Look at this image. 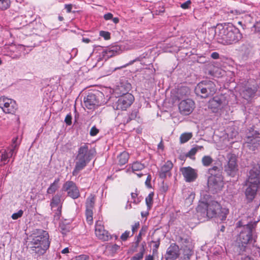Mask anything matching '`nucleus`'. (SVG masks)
<instances>
[{"mask_svg":"<svg viewBox=\"0 0 260 260\" xmlns=\"http://www.w3.org/2000/svg\"><path fill=\"white\" fill-rule=\"evenodd\" d=\"M131 197L133 200V202L135 204H138L141 202V200L138 198V194L136 192L131 193Z\"/></svg>","mask_w":260,"mask_h":260,"instance_id":"44","label":"nucleus"},{"mask_svg":"<svg viewBox=\"0 0 260 260\" xmlns=\"http://www.w3.org/2000/svg\"><path fill=\"white\" fill-rule=\"evenodd\" d=\"M106 20H112L115 24L119 22V19L118 17H104Z\"/></svg>","mask_w":260,"mask_h":260,"instance_id":"53","label":"nucleus"},{"mask_svg":"<svg viewBox=\"0 0 260 260\" xmlns=\"http://www.w3.org/2000/svg\"><path fill=\"white\" fill-rule=\"evenodd\" d=\"M100 36L103 37L105 40H108L110 39V33L106 31H100Z\"/></svg>","mask_w":260,"mask_h":260,"instance_id":"46","label":"nucleus"},{"mask_svg":"<svg viewBox=\"0 0 260 260\" xmlns=\"http://www.w3.org/2000/svg\"><path fill=\"white\" fill-rule=\"evenodd\" d=\"M178 241L181 244V248L193 247L192 240L188 236L180 237Z\"/></svg>","mask_w":260,"mask_h":260,"instance_id":"24","label":"nucleus"},{"mask_svg":"<svg viewBox=\"0 0 260 260\" xmlns=\"http://www.w3.org/2000/svg\"><path fill=\"white\" fill-rule=\"evenodd\" d=\"M217 34L218 42L223 45H228L238 42L242 38L239 29L232 25L220 26L218 27Z\"/></svg>","mask_w":260,"mask_h":260,"instance_id":"3","label":"nucleus"},{"mask_svg":"<svg viewBox=\"0 0 260 260\" xmlns=\"http://www.w3.org/2000/svg\"><path fill=\"white\" fill-rule=\"evenodd\" d=\"M0 153H1V161H3L4 164L8 162L9 161L8 158H10V157L8 153H7V150H4V151H1Z\"/></svg>","mask_w":260,"mask_h":260,"instance_id":"39","label":"nucleus"},{"mask_svg":"<svg viewBox=\"0 0 260 260\" xmlns=\"http://www.w3.org/2000/svg\"><path fill=\"white\" fill-rule=\"evenodd\" d=\"M145 260H154V258L152 255H149L146 256Z\"/></svg>","mask_w":260,"mask_h":260,"instance_id":"61","label":"nucleus"},{"mask_svg":"<svg viewBox=\"0 0 260 260\" xmlns=\"http://www.w3.org/2000/svg\"><path fill=\"white\" fill-rule=\"evenodd\" d=\"M173 167V164L170 160H168L165 164L161 167L159 171V176L161 178H165L167 176H170L171 175V170Z\"/></svg>","mask_w":260,"mask_h":260,"instance_id":"20","label":"nucleus"},{"mask_svg":"<svg viewBox=\"0 0 260 260\" xmlns=\"http://www.w3.org/2000/svg\"><path fill=\"white\" fill-rule=\"evenodd\" d=\"M208 186L213 193L217 192L218 190H221L223 186V177L209 176Z\"/></svg>","mask_w":260,"mask_h":260,"instance_id":"11","label":"nucleus"},{"mask_svg":"<svg viewBox=\"0 0 260 260\" xmlns=\"http://www.w3.org/2000/svg\"><path fill=\"white\" fill-rule=\"evenodd\" d=\"M208 173L210 175L209 176L217 177L223 176L222 175V171L221 168L217 166H213L208 170Z\"/></svg>","mask_w":260,"mask_h":260,"instance_id":"25","label":"nucleus"},{"mask_svg":"<svg viewBox=\"0 0 260 260\" xmlns=\"http://www.w3.org/2000/svg\"><path fill=\"white\" fill-rule=\"evenodd\" d=\"M95 202L94 196L90 194L87 199L86 202V209H93Z\"/></svg>","mask_w":260,"mask_h":260,"instance_id":"30","label":"nucleus"},{"mask_svg":"<svg viewBox=\"0 0 260 260\" xmlns=\"http://www.w3.org/2000/svg\"><path fill=\"white\" fill-rule=\"evenodd\" d=\"M147 231V228L146 227H142L141 230H140L139 234L137 236V241L135 242L136 246L135 248H136L140 243V242L141 241L142 239V236L143 235H144Z\"/></svg>","mask_w":260,"mask_h":260,"instance_id":"36","label":"nucleus"},{"mask_svg":"<svg viewBox=\"0 0 260 260\" xmlns=\"http://www.w3.org/2000/svg\"><path fill=\"white\" fill-rule=\"evenodd\" d=\"M154 197V192H151L145 199L146 204L147 207V209L150 210L153 205V198Z\"/></svg>","mask_w":260,"mask_h":260,"instance_id":"33","label":"nucleus"},{"mask_svg":"<svg viewBox=\"0 0 260 260\" xmlns=\"http://www.w3.org/2000/svg\"><path fill=\"white\" fill-rule=\"evenodd\" d=\"M145 168V165L140 162L136 161L132 164V169L134 173L140 171Z\"/></svg>","mask_w":260,"mask_h":260,"instance_id":"31","label":"nucleus"},{"mask_svg":"<svg viewBox=\"0 0 260 260\" xmlns=\"http://www.w3.org/2000/svg\"><path fill=\"white\" fill-rule=\"evenodd\" d=\"M259 173L257 166L253 167L249 172L244 183L246 186L244 194L247 203L252 202L256 196L260 184Z\"/></svg>","mask_w":260,"mask_h":260,"instance_id":"2","label":"nucleus"},{"mask_svg":"<svg viewBox=\"0 0 260 260\" xmlns=\"http://www.w3.org/2000/svg\"><path fill=\"white\" fill-rule=\"evenodd\" d=\"M134 96L129 93L124 94L119 98L116 103L117 110H125L133 103Z\"/></svg>","mask_w":260,"mask_h":260,"instance_id":"12","label":"nucleus"},{"mask_svg":"<svg viewBox=\"0 0 260 260\" xmlns=\"http://www.w3.org/2000/svg\"><path fill=\"white\" fill-rule=\"evenodd\" d=\"M99 132V129L95 126H92L90 131V135L91 136H96Z\"/></svg>","mask_w":260,"mask_h":260,"instance_id":"50","label":"nucleus"},{"mask_svg":"<svg viewBox=\"0 0 260 260\" xmlns=\"http://www.w3.org/2000/svg\"><path fill=\"white\" fill-rule=\"evenodd\" d=\"M84 103L87 109L91 110L99 106V101L94 94L90 93L84 98Z\"/></svg>","mask_w":260,"mask_h":260,"instance_id":"19","label":"nucleus"},{"mask_svg":"<svg viewBox=\"0 0 260 260\" xmlns=\"http://www.w3.org/2000/svg\"><path fill=\"white\" fill-rule=\"evenodd\" d=\"M129 158L128 153L125 151L121 152L117 157L118 163L120 165H123L127 163Z\"/></svg>","mask_w":260,"mask_h":260,"instance_id":"26","label":"nucleus"},{"mask_svg":"<svg viewBox=\"0 0 260 260\" xmlns=\"http://www.w3.org/2000/svg\"><path fill=\"white\" fill-rule=\"evenodd\" d=\"M145 251V249L144 246L142 247L140 249V252L136 254L134 256H133L131 260H141L144 255Z\"/></svg>","mask_w":260,"mask_h":260,"instance_id":"37","label":"nucleus"},{"mask_svg":"<svg viewBox=\"0 0 260 260\" xmlns=\"http://www.w3.org/2000/svg\"><path fill=\"white\" fill-rule=\"evenodd\" d=\"M242 260H253V259H252L251 258H250V257L246 256V257H245L244 258H243Z\"/></svg>","mask_w":260,"mask_h":260,"instance_id":"64","label":"nucleus"},{"mask_svg":"<svg viewBox=\"0 0 260 260\" xmlns=\"http://www.w3.org/2000/svg\"><path fill=\"white\" fill-rule=\"evenodd\" d=\"M180 255L179 246L175 243L171 244L168 248L165 255L166 260H176Z\"/></svg>","mask_w":260,"mask_h":260,"instance_id":"17","label":"nucleus"},{"mask_svg":"<svg viewBox=\"0 0 260 260\" xmlns=\"http://www.w3.org/2000/svg\"><path fill=\"white\" fill-rule=\"evenodd\" d=\"M211 56L212 58L216 59L219 58V55L218 53L216 52H214L211 54Z\"/></svg>","mask_w":260,"mask_h":260,"instance_id":"55","label":"nucleus"},{"mask_svg":"<svg viewBox=\"0 0 260 260\" xmlns=\"http://www.w3.org/2000/svg\"><path fill=\"white\" fill-rule=\"evenodd\" d=\"M223 102L224 98L223 96H215L210 100L209 107L213 111H215L222 107L224 104Z\"/></svg>","mask_w":260,"mask_h":260,"instance_id":"21","label":"nucleus"},{"mask_svg":"<svg viewBox=\"0 0 260 260\" xmlns=\"http://www.w3.org/2000/svg\"><path fill=\"white\" fill-rule=\"evenodd\" d=\"M158 149H161V150H163L164 149V145H163V143H162V140L160 141V142L158 144Z\"/></svg>","mask_w":260,"mask_h":260,"instance_id":"60","label":"nucleus"},{"mask_svg":"<svg viewBox=\"0 0 260 260\" xmlns=\"http://www.w3.org/2000/svg\"><path fill=\"white\" fill-rule=\"evenodd\" d=\"M153 242L154 243V245L153 247L155 248V249L156 250L159 246V242L157 241V242Z\"/></svg>","mask_w":260,"mask_h":260,"instance_id":"59","label":"nucleus"},{"mask_svg":"<svg viewBox=\"0 0 260 260\" xmlns=\"http://www.w3.org/2000/svg\"><path fill=\"white\" fill-rule=\"evenodd\" d=\"M249 150L254 151L260 146V137L258 135L248 136L244 144Z\"/></svg>","mask_w":260,"mask_h":260,"instance_id":"16","label":"nucleus"},{"mask_svg":"<svg viewBox=\"0 0 260 260\" xmlns=\"http://www.w3.org/2000/svg\"><path fill=\"white\" fill-rule=\"evenodd\" d=\"M69 252V249L68 247H66L61 251L62 254H67Z\"/></svg>","mask_w":260,"mask_h":260,"instance_id":"58","label":"nucleus"},{"mask_svg":"<svg viewBox=\"0 0 260 260\" xmlns=\"http://www.w3.org/2000/svg\"><path fill=\"white\" fill-rule=\"evenodd\" d=\"M120 51V47L119 46H113L109 49H106L104 52V56L107 58L112 57L118 54Z\"/></svg>","mask_w":260,"mask_h":260,"instance_id":"23","label":"nucleus"},{"mask_svg":"<svg viewBox=\"0 0 260 260\" xmlns=\"http://www.w3.org/2000/svg\"><path fill=\"white\" fill-rule=\"evenodd\" d=\"M132 233L129 231H125L120 236V239L122 241H125L127 240L128 238L131 236Z\"/></svg>","mask_w":260,"mask_h":260,"instance_id":"42","label":"nucleus"},{"mask_svg":"<svg viewBox=\"0 0 260 260\" xmlns=\"http://www.w3.org/2000/svg\"><path fill=\"white\" fill-rule=\"evenodd\" d=\"M95 234L99 239L103 241H108L111 238L108 232L104 229L102 221H100L95 223Z\"/></svg>","mask_w":260,"mask_h":260,"instance_id":"15","label":"nucleus"},{"mask_svg":"<svg viewBox=\"0 0 260 260\" xmlns=\"http://www.w3.org/2000/svg\"><path fill=\"white\" fill-rule=\"evenodd\" d=\"M231 13H232L234 15H241L243 14L242 11H239V10H236L235 11H231Z\"/></svg>","mask_w":260,"mask_h":260,"instance_id":"56","label":"nucleus"},{"mask_svg":"<svg viewBox=\"0 0 260 260\" xmlns=\"http://www.w3.org/2000/svg\"><path fill=\"white\" fill-rule=\"evenodd\" d=\"M256 225V222H250L244 225L243 230L240 232L239 241L242 246L245 247L248 243H254L255 240L252 238V231Z\"/></svg>","mask_w":260,"mask_h":260,"instance_id":"7","label":"nucleus"},{"mask_svg":"<svg viewBox=\"0 0 260 260\" xmlns=\"http://www.w3.org/2000/svg\"><path fill=\"white\" fill-rule=\"evenodd\" d=\"M180 172L187 182L194 181L198 177L197 170L190 167L182 168L180 169Z\"/></svg>","mask_w":260,"mask_h":260,"instance_id":"14","label":"nucleus"},{"mask_svg":"<svg viewBox=\"0 0 260 260\" xmlns=\"http://www.w3.org/2000/svg\"><path fill=\"white\" fill-rule=\"evenodd\" d=\"M194 107V102L189 99L181 101L178 105L180 113L184 115L190 114L192 112Z\"/></svg>","mask_w":260,"mask_h":260,"instance_id":"13","label":"nucleus"},{"mask_svg":"<svg viewBox=\"0 0 260 260\" xmlns=\"http://www.w3.org/2000/svg\"><path fill=\"white\" fill-rule=\"evenodd\" d=\"M193 247L181 248L183 251V260H189L193 254Z\"/></svg>","mask_w":260,"mask_h":260,"instance_id":"28","label":"nucleus"},{"mask_svg":"<svg viewBox=\"0 0 260 260\" xmlns=\"http://www.w3.org/2000/svg\"><path fill=\"white\" fill-rule=\"evenodd\" d=\"M73 7V5L72 4L65 5L64 8L67 10L68 12H71L72 9Z\"/></svg>","mask_w":260,"mask_h":260,"instance_id":"54","label":"nucleus"},{"mask_svg":"<svg viewBox=\"0 0 260 260\" xmlns=\"http://www.w3.org/2000/svg\"><path fill=\"white\" fill-rule=\"evenodd\" d=\"M49 234L47 232L41 230L38 235L35 236L29 243V248L32 253L37 256L44 254L50 246Z\"/></svg>","mask_w":260,"mask_h":260,"instance_id":"5","label":"nucleus"},{"mask_svg":"<svg viewBox=\"0 0 260 260\" xmlns=\"http://www.w3.org/2000/svg\"><path fill=\"white\" fill-rule=\"evenodd\" d=\"M95 151L90 149L87 144L81 146L78 151L76 156L75 167L72 172L73 176H76L82 170L92 159Z\"/></svg>","mask_w":260,"mask_h":260,"instance_id":"4","label":"nucleus"},{"mask_svg":"<svg viewBox=\"0 0 260 260\" xmlns=\"http://www.w3.org/2000/svg\"><path fill=\"white\" fill-rule=\"evenodd\" d=\"M240 50L244 54H248L250 52V47L249 45H243L240 47Z\"/></svg>","mask_w":260,"mask_h":260,"instance_id":"43","label":"nucleus"},{"mask_svg":"<svg viewBox=\"0 0 260 260\" xmlns=\"http://www.w3.org/2000/svg\"><path fill=\"white\" fill-rule=\"evenodd\" d=\"M191 4L190 1H187L185 2V3L181 4V7L183 9H187L189 7V5Z\"/></svg>","mask_w":260,"mask_h":260,"instance_id":"52","label":"nucleus"},{"mask_svg":"<svg viewBox=\"0 0 260 260\" xmlns=\"http://www.w3.org/2000/svg\"><path fill=\"white\" fill-rule=\"evenodd\" d=\"M228 161L224 166V171L228 175L234 177L236 175L238 171L237 157L234 154H229L228 155Z\"/></svg>","mask_w":260,"mask_h":260,"instance_id":"9","label":"nucleus"},{"mask_svg":"<svg viewBox=\"0 0 260 260\" xmlns=\"http://www.w3.org/2000/svg\"><path fill=\"white\" fill-rule=\"evenodd\" d=\"M255 92L256 90L255 89L248 87L244 90L241 94L243 98L248 100L255 94Z\"/></svg>","mask_w":260,"mask_h":260,"instance_id":"27","label":"nucleus"},{"mask_svg":"<svg viewBox=\"0 0 260 260\" xmlns=\"http://www.w3.org/2000/svg\"><path fill=\"white\" fill-rule=\"evenodd\" d=\"M63 191L67 192L68 196L73 199L80 197V193L76 183L72 181H66L62 186Z\"/></svg>","mask_w":260,"mask_h":260,"instance_id":"10","label":"nucleus"},{"mask_svg":"<svg viewBox=\"0 0 260 260\" xmlns=\"http://www.w3.org/2000/svg\"><path fill=\"white\" fill-rule=\"evenodd\" d=\"M59 181V179L56 178L55 179L54 182L50 184V186L48 187L47 190V192L48 194H52L55 192V191L57 189L58 187V183Z\"/></svg>","mask_w":260,"mask_h":260,"instance_id":"29","label":"nucleus"},{"mask_svg":"<svg viewBox=\"0 0 260 260\" xmlns=\"http://www.w3.org/2000/svg\"><path fill=\"white\" fill-rule=\"evenodd\" d=\"M82 41L85 43H88L90 42V39H89L88 38H83L82 39Z\"/></svg>","mask_w":260,"mask_h":260,"instance_id":"62","label":"nucleus"},{"mask_svg":"<svg viewBox=\"0 0 260 260\" xmlns=\"http://www.w3.org/2000/svg\"><path fill=\"white\" fill-rule=\"evenodd\" d=\"M213 162V158L209 155L204 156L202 158V163L204 167L210 166Z\"/></svg>","mask_w":260,"mask_h":260,"instance_id":"32","label":"nucleus"},{"mask_svg":"<svg viewBox=\"0 0 260 260\" xmlns=\"http://www.w3.org/2000/svg\"><path fill=\"white\" fill-rule=\"evenodd\" d=\"M215 83L211 80H204L199 83L196 86L194 91L196 94L203 98H207L213 95L217 91Z\"/></svg>","mask_w":260,"mask_h":260,"instance_id":"6","label":"nucleus"},{"mask_svg":"<svg viewBox=\"0 0 260 260\" xmlns=\"http://www.w3.org/2000/svg\"><path fill=\"white\" fill-rule=\"evenodd\" d=\"M20 143V141H18V138L15 137L12 139V143L10 147L7 150V153L10 157L13 155L15 156L17 152V149Z\"/></svg>","mask_w":260,"mask_h":260,"instance_id":"22","label":"nucleus"},{"mask_svg":"<svg viewBox=\"0 0 260 260\" xmlns=\"http://www.w3.org/2000/svg\"><path fill=\"white\" fill-rule=\"evenodd\" d=\"M50 206L52 210L55 212V216L59 218L61 212V203L60 196L59 194H55L52 199Z\"/></svg>","mask_w":260,"mask_h":260,"instance_id":"18","label":"nucleus"},{"mask_svg":"<svg viewBox=\"0 0 260 260\" xmlns=\"http://www.w3.org/2000/svg\"><path fill=\"white\" fill-rule=\"evenodd\" d=\"M9 0H0V9H7L9 7Z\"/></svg>","mask_w":260,"mask_h":260,"instance_id":"41","label":"nucleus"},{"mask_svg":"<svg viewBox=\"0 0 260 260\" xmlns=\"http://www.w3.org/2000/svg\"><path fill=\"white\" fill-rule=\"evenodd\" d=\"M192 135L191 133H185L181 135L180 137V141L181 143H185L189 141L192 137Z\"/></svg>","mask_w":260,"mask_h":260,"instance_id":"34","label":"nucleus"},{"mask_svg":"<svg viewBox=\"0 0 260 260\" xmlns=\"http://www.w3.org/2000/svg\"><path fill=\"white\" fill-rule=\"evenodd\" d=\"M23 214V211L22 210H19L17 212L14 213L12 215V218L16 220L21 217Z\"/></svg>","mask_w":260,"mask_h":260,"instance_id":"45","label":"nucleus"},{"mask_svg":"<svg viewBox=\"0 0 260 260\" xmlns=\"http://www.w3.org/2000/svg\"><path fill=\"white\" fill-rule=\"evenodd\" d=\"M253 26L256 28L260 29V21L257 22Z\"/></svg>","mask_w":260,"mask_h":260,"instance_id":"63","label":"nucleus"},{"mask_svg":"<svg viewBox=\"0 0 260 260\" xmlns=\"http://www.w3.org/2000/svg\"><path fill=\"white\" fill-rule=\"evenodd\" d=\"M140 226V223L139 222H136L134 225L132 226V233L131 234V236H133L134 234L137 231V230L139 229Z\"/></svg>","mask_w":260,"mask_h":260,"instance_id":"48","label":"nucleus"},{"mask_svg":"<svg viewBox=\"0 0 260 260\" xmlns=\"http://www.w3.org/2000/svg\"><path fill=\"white\" fill-rule=\"evenodd\" d=\"M0 108L6 114H14L16 112L18 107L15 101L2 96L0 97Z\"/></svg>","mask_w":260,"mask_h":260,"instance_id":"8","label":"nucleus"},{"mask_svg":"<svg viewBox=\"0 0 260 260\" xmlns=\"http://www.w3.org/2000/svg\"><path fill=\"white\" fill-rule=\"evenodd\" d=\"M72 115L71 114H68L65 119H64V122L68 125H70L72 124Z\"/></svg>","mask_w":260,"mask_h":260,"instance_id":"49","label":"nucleus"},{"mask_svg":"<svg viewBox=\"0 0 260 260\" xmlns=\"http://www.w3.org/2000/svg\"><path fill=\"white\" fill-rule=\"evenodd\" d=\"M151 177L150 175H148L147 179L145 181V185L147 186L148 188H151Z\"/></svg>","mask_w":260,"mask_h":260,"instance_id":"51","label":"nucleus"},{"mask_svg":"<svg viewBox=\"0 0 260 260\" xmlns=\"http://www.w3.org/2000/svg\"><path fill=\"white\" fill-rule=\"evenodd\" d=\"M202 149H203V147L202 146H196L189 151L186 154V156L191 157L192 156L194 155L198 151L201 150Z\"/></svg>","mask_w":260,"mask_h":260,"instance_id":"35","label":"nucleus"},{"mask_svg":"<svg viewBox=\"0 0 260 260\" xmlns=\"http://www.w3.org/2000/svg\"><path fill=\"white\" fill-rule=\"evenodd\" d=\"M93 210L92 209H86V220L89 224H91L92 223L93 218Z\"/></svg>","mask_w":260,"mask_h":260,"instance_id":"38","label":"nucleus"},{"mask_svg":"<svg viewBox=\"0 0 260 260\" xmlns=\"http://www.w3.org/2000/svg\"><path fill=\"white\" fill-rule=\"evenodd\" d=\"M75 260H93L92 258L85 254L80 255L76 256Z\"/></svg>","mask_w":260,"mask_h":260,"instance_id":"47","label":"nucleus"},{"mask_svg":"<svg viewBox=\"0 0 260 260\" xmlns=\"http://www.w3.org/2000/svg\"><path fill=\"white\" fill-rule=\"evenodd\" d=\"M195 197V193L192 191H188V197L186 198L185 201L187 204H191Z\"/></svg>","mask_w":260,"mask_h":260,"instance_id":"40","label":"nucleus"},{"mask_svg":"<svg viewBox=\"0 0 260 260\" xmlns=\"http://www.w3.org/2000/svg\"><path fill=\"white\" fill-rule=\"evenodd\" d=\"M119 248V246L116 244H113L111 246V250L116 251Z\"/></svg>","mask_w":260,"mask_h":260,"instance_id":"57","label":"nucleus"},{"mask_svg":"<svg viewBox=\"0 0 260 260\" xmlns=\"http://www.w3.org/2000/svg\"><path fill=\"white\" fill-rule=\"evenodd\" d=\"M197 210L198 213L204 217H217L221 221L226 219L229 213L227 208L221 207V205L215 201L209 203L202 202L198 206Z\"/></svg>","mask_w":260,"mask_h":260,"instance_id":"1","label":"nucleus"}]
</instances>
